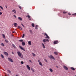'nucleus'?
Wrapping results in <instances>:
<instances>
[{
	"mask_svg": "<svg viewBox=\"0 0 76 76\" xmlns=\"http://www.w3.org/2000/svg\"><path fill=\"white\" fill-rule=\"evenodd\" d=\"M17 54L21 58H23V55H22V54L20 52L18 51L17 52Z\"/></svg>",
	"mask_w": 76,
	"mask_h": 76,
	"instance_id": "obj_1",
	"label": "nucleus"
},
{
	"mask_svg": "<svg viewBox=\"0 0 76 76\" xmlns=\"http://www.w3.org/2000/svg\"><path fill=\"white\" fill-rule=\"evenodd\" d=\"M43 41L44 42V44H45L46 42H49V40L48 39H44L43 40Z\"/></svg>",
	"mask_w": 76,
	"mask_h": 76,
	"instance_id": "obj_2",
	"label": "nucleus"
},
{
	"mask_svg": "<svg viewBox=\"0 0 76 76\" xmlns=\"http://www.w3.org/2000/svg\"><path fill=\"white\" fill-rule=\"evenodd\" d=\"M49 58H50V59H51L52 58L53 60H55L54 57H53V56H52V55H50V56H49Z\"/></svg>",
	"mask_w": 76,
	"mask_h": 76,
	"instance_id": "obj_3",
	"label": "nucleus"
},
{
	"mask_svg": "<svg viewBox=\"0 0 76 76\" xmlns=\"http://www.w3.org/2000/svg\"><path fill=\"white\" fill-rule=\"evenodd\" d=\"M4 55H5V56H9L8 53L6 52H4Z\"/></svg>",
	"mask_w": 76,
	"mask_h": 76,
	"instance_id": "obj_4",
	"label": "nucleus"
},
{
	"mask_svg": "<svg viewBox=\"0 0 76 76\" xmlns=\"http://www.w3.org/2000/svg\"><path fill=\"white\" fill-rule=\"evenodd\" d=\"M58 43V40H56L53 42V43L54 44H57Z\"/></svg>",
	"mask_w": 76,
	"mask_h": 76,
	"instance_id": "obj_5",
	"label": "nucleus"
},
{
	"mask_svg": "<svg viewBox=\"0 0 76 76\" xmlns=\"http://www.w3.org/2000/svg\"><path fill=\"white\" fill-rule=\"evenodd\" d=\"M19 47L21 50H23V51H25V49L23 48L22 47L20 46H19Z\"/></svg>",
	"mask_w": 76,
	"mask_h": 76,
	"instance_id": "obj_6",
	"label": "nucleus"
},
{
	"mask_svg": "<svg viewBox=\"0 0 76 76\" xmlns=\"http://www.w3.org/2000/svg\"><path fill=\"white\" fill-rule=\"evenodd\" d=\"M26 67L28 70H31V68H30V67H29V65H27Z\"/></svg>",
	"mask_w": 76,
	"mask_h": 76,
	"instance_id": "obj_7",
	"label": "nucleus"
},
{
	"mask_svg": "<svg viewBox=\"0 0 76 76\" xmlns=\"http://www.w3.org/2000/svg\"><path fill=\"white\" fill-rule=\"evenodd\" d=\"M8 60H9L11 62H12V63H13V61L12 59L10 58H8Z\"/></svg>",
	"mask_w": 76,
	"mask_h": 76,
	"instance_id": "obj_8",
	"label": "nucleus"
},
{
	"mask_svg": "<svg viewBox=\"0 0 76 76\" xmlns=\"http://www.w3.org/2000/svg\"><path fill=\"white\" fill-rule=\"evenodd\" d=\"M63 67L64 68V69H65V70H68V68H67V67L66 66H63Z\"/></svg>",
	"mask_w": 76,
	"mask_h": 76,
	"instance_id": "obj_9",
	"label": "nucleus"
},
{
	"mask_svg": "<svg viewBox=\"0 0 76 76\" xmlns=\"http://www.w3.org/2000/svg\"><path fill=\"white\" fill-rule=\"evenodd\" d=\"M28 45H31V41H28Z\"/></svg>",
	"mask_w": 76,
	"mask_h": 76,
	"instance_id": "obj_10",
	"label": "nucleus"
},
{
	"mask_svg": "<svg viewBox=\"0 0 76 76\" xmlns=\"http://www.w3.org/2000/svg\"><path fill=\"white\" fill-rule=\"evenodd\" d=\"M22 44L23 46H24L25 45V42H22Z\"/></svg>",
	"mask_w": 76,
	"mask_h": 76,
	"instance_id": "obj_11",
	"label": "nucleus"
},
{
	"mask_svg": "<svg viewBox=\"0 0 76 76\" xmlns=\"http://www.w3.org/2000/svg\"><path fill=\"white\" fill-rule=\"evenodd\" d=\"M18 18L19 20H20L21 21H22V19L21 17H18Z\"/></svg>",
	"mask_w": 76,
	"mask_h": 76,
	"instance_id": "obj_12",
	"label": "nucleus"
},
{
	"mask_svg": "<svg viewBox=\"0 0 76 76\" xmlns=\"http://www.w3.org/2000/svg\"><path fill=\"white\" fill-rule=\"evenodd\" d=\"M54 54H55V55H58V53L57 52H54Z\"/></svg>",
	"mask_w": 76,
	"mask_h": 76,
	"instance_id": "obj_13",
	"label": "nucleus"
},
{
	"mask_svg": "<svg viewBox=\"0 0 76 76\" xmlns=\"http://www.w3.org/2000/svg\"><path fill=\"white\" fill-rule=\"evenodd\" d=\"M12 12H14V13H16V11L15 10H12Z\"/></svg>",
	"mask_w": 76,
	"mask_h": 76,
	"instance_id": "obj_14",
	"label": "nucleus"
},
{
	"mask_svg": "<svg viewBox=\"0 0 76 76\" xmlns=\"http://www.w3.org/2000/svg\"><path fill=\"white\" fill-rule=\"evenodd\" d=\"M17 25H18V24H17V23H14V26H15V27H17Z\"/></svg>",
	"mask_w": 76,
	"mask_h": 76,
	"instance_id": "obj_15",
	"label": "nucleus"
},
{
	"mask_svg": "<svg viewBox=\"0 0 76 76\" xmlns=\"http://www.w3.org/2000/svg\"><path fill=\"white\" fill-rule=\"evenodd\" d=\"M39 64L40 66H43V65L42 64V63L41 62H39Z\"/></svg>",
	"mask_w": 76,
	"mask_h": 76,
	"instance_id": "obj_16",
	"label": "nucleus"
},
{
	"mask_svg": "<svg viewBox=\"0 0 76 76\" xmlns=\"http://www.w3.org/2000/svg\"><path fill=\"white\" fill-rule=\"evenodd\" d=\"M71 70H75V68L73 67H71Z\"/></svg>",
	"mask_w": 76,
	"mask_h": 76,
	"instance_id": "obj_17",
	"label": "nucleus"
},
{
	"mask_svg": "<svg viewBox=\"0 0 76 76\" xmlns=\"http://www.w3.org/2000/svg\"><path fill=\"white\" fill-rule=\"evenodd\" d=\"M38 25H37L35 26V28L36 29H38Z\"/></svg>",
	"mask_w": 76,
	"mask_h": 76,
	"instance_id": "obj_18",
	"label": "nucleus"
},
{
	"mask_svg": "<svg viewBox=\"0 0 76 76\" xmlns=\"http://www.w3.org/2000/svg\"><path fill=\"white\" fill-rule=\"evenodd\" d=\"M42 45L44 48H45V45H44V44L43 43H42Z\"/></svg>",
	"mask_w": 76,
	"mask_h": 76,
	"instance_id": "obj_19",
	"label": "nucleus"
},
{
	"mask_svg": "<svg viewBox=\"0 0 76 76\" xmlns=\"http://www.w3.org/2000/svg\"><path fill=\"white\" fill-rule=\"evenodd\" d=\"M18 28H19V29H20V30H22V27H21L20 26H18Z\"/></svg>",
	"mask_w": 76,
	"mask_h": 76,
	"instance_id": "obj_20",
	"label": "nucleus"
},
{
	"mask_svg": "<svg viewBox=\"0 0 76 76\" xmlns=\"http://www.w3.org/2000/svg\"><path fill=\"white\" fill-rule=\"evenodd\" d=\"M31 25L32 27H35V24H34V23H32L31 24Z\"/></svg>",
	"mask_w": 76,
	"mask_h": 76,
	"instance_id": "obj_21",
	"label": "nucleus"
},
{
	"mask_svg": "<svg viewBox=\"0 0 76 76\" xmlns=\"http://www.w3.org/2000/svg\"><path fill=\"white\" fill-rule=\"evenodd\" d=\"M27 18H28V19H30V18H31V17L29 16V15H27L26 16Z\"/></svg>",
	"mask_w": 76,
	"mask_h": 76,
	"instance_id": "obj_22",
	"label": "nucleus"
},
{
	"mask_svg": "<svg viewBox=\"0 0 76 76\" xmlns=\"http://www.w3.org/2000/svg\"><path fill=\"white\" fill-rule=\"evenodd\" d=\"M2 35L3 37V38H4L5 39V35L4 34H2Z\"/></svg>",
	"mask_w": 76,
	"mask_h": 76,
	"instance_id": "obj_23",
	"label": "nucleus"
},
{
	"mask_svg": "<svg viewBox=\"0 0 76 76\" xmlns=\"http://www.w3.org/2000/svg\"><path fill=\"white\" fill-rule=\"evenodd\" d=\"M45 38H48V39H50V37L48 36H47V37H45Z\"/></svg>",
	"mask_w": 76,
	"mask_h": 76,
	"instance_id": "obj_24",
	"label": "nucleus"
},
{
	"mask_svg": "<svg viewBox=\"0 0 76 76\" xmlns=\"http://www.w3.org/2000/svg\"><path fill=\"white\" fill-rule=\"evenodd\" d=\"M12 45L13 47H14V48H16V46H15V45H14V44H12Z\"/></svg>",
	"mask_w": 76,
	"mask_h": 76,
	"instance_id": "obj_25",
	"label": "nucleus"
},
{
	"mask_svg": "<svg viewBox=\"0 0 76 76\" xmlns=\"http://www.w3.org/2000/svg\"><path fill=\"white\" fill-rule=\"evenodd\" d=\"M49 70H50V72H53V69H52L50 68L49 69Z\"/></svg>",
	"mask_w": 76,
	"mask_h": 76,
	"instance_id": "obj_26",
	"label": "nucleus"
},
{
	"mask_svg": "<svg viewBox=\"0 0 76 76\" xmlns=\"http://www.w3.org/2000/svg\"><path fill=\"white\" fill-rule=\"evenodd\" d=\"M1 57H2V58H4V56H3V54L1 55Z\"/></svg>",
	"mask_w": 76,
	"mask_h": 76,
	"instance_id": "obj_27",
	"label": "nucleus"
},
{
	"mask_svg": "<svg viewBox=\"0 0 76 76\" xmlns=\"http://www.w3.org/2000/svg\"><path fill=\"white\" fill-rule=\"evenodd\" d=\"M18 7L19 9H22V7H21L20 6H19Z\"/></svg>",
	"mask_w": 76,
	"mask_h": 76,
	"instance_id": "obj_28",
	"label": "nucleus"
},
{
	"mask_svg": "<svg viewBox=\"0 0 76 76\" xmlns=\"http://www.w3.org/2000/svg\"><path fill=\"white\" fill-rule=\"evenodd\" d=\"M32 54L33 56L34 57L35 56V54L34 53H32Z\"/></svg>",
	"mask_w": 76,
	"mask_h": 76,
	"instance_id": "obj_29",
	"label": "nucleus"
},
{
	"mask_svg": "<svg viewBox=\"0 0 76 76\" xmlns=\"http://www.w3.org/2000/svg\"><path fill=\"white\" fill-rule=\"evenodd\" d=\"M29 32L30 33V34H32V31L31 30H29Z\"/></svg>",
	"mask_w": 76,
	"mask_h": 76,
	"instance_id": "obj_30",
	"label": "nucleus"
},
{
	"mask_svg": "<svg viewBox=\"0 0 76 76\" xmlns=\"http://www.w3.org/2000/svg\"><path fill=\"white\" fill-rule=\"evenodd\" d=\"M24 37H25V34H23V35L22 38H24Z\"/></svg>",
	"mask_w": 76,
	"mask_h": 76,
	"instance_id": "obj_31",
	"label": "nucleus"
},
{
	"mask_svg": "<svg viewBox=\"0 0 76 76\" xmlns=\"http://www.w3.org/2000/svg\"><path fill=\"white\" fill-rule=\"evenodd\" d=\"M31 70L32 71V72H34L35 71H34V69H33L31 68Z\"/></svg>",
	"mask_w": 76,
	"mask_h": 76,
	"instance_id": "obj_32",
	"label": "nucleus"
},
{
	"mask_svg": "<svg viewBox=\"0 0 76 76\" xmlns=\"http://www.w3.org/2000/svg\"><path fill=\"white\" fill-rule=\"evenodd\" d=\"M0 8H1V9H2V10H3V7H2L0 6Z\"/></svg>",
	"mask_w": 76,
	"mask_h": 76,
	"instance_id": "obj_33",
	"label": "nucleus"
},
{
	"mask_svg": "<svg viewBox=\"0 0 76 76\" xmlns=\"http://www.w3.org/2000/svg\"><path fill=\"white\" fill-rule=\"evenodd\" d=\"M1 45H2V46H4V45L3 43H2L1 44Z\"/></svg>",
	"mask_w": 76,
	"mask_h": 76,
	"instance_id": "obj_34",
	"label": "nucleus"
},
{
	"mask_svg": "<svg viewBox=\"0 0 76 76\" xmlns=\"http://www.w3.org/2000/svg\"><path fill=\"white\" fill-rule=\"evenodd\" d=\"M21 64H23V63H24L23 61H21Z\"/></svg>",
	"mask_w": 76,
	"mask_h": 76,
	"instance_id": "obj_35",
	"label": "nucleus"
},
{
	"mask_svg": "<svg viewBox=\"0 0 76 76\" xmlns=\"http://www.w3.org/2000/svg\"><path fill=\"white\" fill-rule=\"evenodd\" d=\"M19 41H20V42H22L23 41V40L22 39L20 40Z\"/></svg>",
	"mask_w": 76,
	"mask_h": 76,
	"instance_id": "obj_36",
	"label": "nucleus"
},
{
	"mask_svg": "<svg viewBox=\"0 0 76 76\" xmlns=\"http://www.w3.org/2000/svg\"><path fill=\"white\" fill-rule=\"evenodd\" d=\"M63 13L64 14H65L66 13H67V12H65V11H64L63 12Z\"/></svg>",
	"mask_w": 76,
	"mask_h": 76,
	"instance_id": "obj_37",
	"label": "nucleus"
},
{
	"mask_svg": "<svg viewBox=\"0 0 76 76\" xmlns=\"http://www.w3.org/2000/svg\"><path fill=\"white\" fill-rule=\"evenodd\" d=\"M8 72H9V73H10L11 72L9 70H7Z\"/></svg>",
	"mask_w": 76,
	"mask_h": 76,
	"instance_id": "obj_38",
	"label": "nucleus"
},
{
	"mask_svg": "<svg viewBox=\"0 0 76 76\" xmlns=\"http://www.w3.org/2000/svg\"><path fill=\"white\" fill-rule=\"evenodd\" d=\"M5 42H8V41H7V40L5 39Z\"/></svg>",
	"mask_w": 76,
	"mask_h": 76,
	"instance_id": "obj_39",
	"label": "nucleus"
},
{
	"mask_svg": "<svg viewBox=\"0 0 76 76\" xmlns=\"http://www.w3.org/2000/svg\"><path fill=\"white\" fill-rule=\"evenodd\" d=\"M44 60H45V61H46V62H48V61H47V60H46V59H44Z\"/></svg>",
	"mask_w": 76,
	"mask_h": 76,
	"instance_id": "obj_40",
	"label": "nucleus"
},
{
	"mask_svg": "<svg viewBox=\"0 0 76 76\" xmlns=\"http://www.w3.org/2000/svg\"><path fill=\"white\" fill-rule=\"evenodd\" d=\"M72 15H74V16H76V13H75L74 14H72Z\"/></svg>",
	"mask_w": 76,
	"mask_h": 76,
	"instance_id": "obj_41",
	"label": "nucleus"
},
{
	"mask_svg": "<svg viewBox=\"0 0 76 76\" xmlns=\"http://www.w3.org/2000/svg\"><path fill=\"white\" fill-rule=\"evenodd\" d=\"M45 35H46V36H47H47H48V34H47V33H45Z\"/></svg>",
	"mask_w": 76,
	"mask_h": 76,
	"instance_id": "obj_42",
	"label": "nucleus"
},
{
	"mask_svg": "<svg viewBox=\"0 0 76 76\" xmlns=\"http://www.w3.org/2000/svg\"><path fill=\"white\" fill-rule=\"evenodd\" d=\"M14 16L15 17V18H16V15H14Z\"/></svg>",
	"mask_w": 76,
	"mask_h": 76,
	"instance_id": "obj_43",
	"label": "nucleus"
},
{
	"mask_svg": "<svg viewBox=\"0 0 76 76\" xmlns=\"http://www.w3.org/2000/svg\"><path fill=\"white\" fill-rule=\"evenodd\" d=\"M21 25H22V26H23L24 27V28H25V26H24V25H23V24H22V23H21Z\"/></svg>",
	"mask_w": 76,
	"mask_h": 76,
	"instance_id": "obj_44",
	"label": "nucleus"
},
{
	"mask_svg": "<svg viewBox=\"0 0 76 76\" xmlns=\"http://www.w3.org/2000/svg\"><path fill=\"white\" fill-rule=\"evenodd\" d=\"M2 14V12H0V15H1Z\"/></svg>",
	"mask_w": 76,
	"mask_h": 76,
	"instance_id": "obj_45",
	"label": "nucleus"
},
{
	"mask_svg": "<svg viewBox=\"0 0 76 76\" xmlns=\"http://www.w3.org/2000/svg\"><path fill=\"white\" fill-rule=\"evenodd\" d=\"M12 54H14V53H13V52H12Z\"/></svg>",
	"mask_w": 76,
	"mask_h": 76,
	"instance_id": "obj_46",
	"label": "nucleus"
},
{
	"mask_svg": "<svg viewBox=\"0 0 76 76\" xmlns=\"http://www.w3.org/2000/svg\"><path fill=\"white\" fill-rule=\"evenodd\" d=\"M68 15H71V14L70 13H68Z\"/></svg>",
	"mask_w": 76,
	"mask_h": 76,
	"instance_id": "obj_47",
	"label": "nucleus"
},
{
	"mask_svg": "<svg viewBox=\"0 0 76 76\" xmlns=\"http://www.w3.org/2000/svg\"><path fill=\"white\" fill-rule=\"evenodd\" d=\"M5 7H6V8H7V6H6Z\"/></svg>",
	"mask_w": 76,
	"mask_h": 76,
	"instance_id": "obj_48",
	"label": "nucleus"
},
{
	"mask_svg": "<svg viewBox=\"0 0 76 76\" xmlns=\"http://www.w3.org/2000/svg\"><path fill=\"white\" fill-rule=\"evenodd\" d=\"M12 33H15V31H12Z\"/></svg>",
	"mask_w": 76,
	"mask_h": 76,
	"instance_id": "obj_49",
	"label": "nucleus"
},
{
	"mask_svg": "<svg viewBox=\"0 0 76 76\" xmlns=\"http://www.w3.org/2000/svg\"><path fill=\"white\" fill-rule=\"evenodd\" d=\"M29 20H31V19H30Z\"/></svg>",
	"mask_w": 76,
	"mask_h": 76,
	"instance_id": "obj_50",
	"label": "nucleus"
},
{
	"mask_svg": "<svg viewBox=\"0 0 76 76\" xmlns=\"http://www.w3.org/2000/svg\"><path fill=\"white\" fill-rule=\"evenodd\" d=\"M38 62H40V61L38 60Z\"/></svg>",
	"mask_w": 76,
	"mask_h": 76,
	"instance_id": "obj_51",
	"label": "nucleus"
},
{
	"mask_svg": "<svg viewBox=\"0 0 76 76\" xmlns=\"http://www.w3.org/2000/svg\"><path fill=\"white\" fill-rule=\"evenodd\" d=\"M30 61V62H31V61L30 60V61Z\"/></svg>",
	"mask_w": 76,
	"mask_h": 76,
	"instance_id": "obj_52",
	"label": "nucleus"
},
{
	"mask_svg": "<svg viewBox=\"0 0 76 76\" xmlns=\"http://www.w3.org/2000/svg\"><path fill=\"white\" fill-rule=\"evenodd\" d=\"M16 76H18L17 75H16Z\"/></svg>",
	"mask_w": 76,
	"mask_h": 76,
	"instance_id": "obj_53",
	"label": "nucleus"
},
{
	"mask_svg": "<svg viewBox=\"0 0 76 76\" xmlns=\"http://www.w3.org/2000/svg\"><path fill=\"white\" fill-rule=\"evenodd\" d=\"M44 34L45 35V33H44Z\"/></svg>",
	"mask_w": 76,
	"mask_h": 76,
	"instance_id": "obj_54",
	"label": "nucleus"
}]
</instances>
